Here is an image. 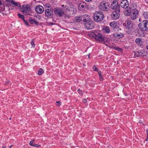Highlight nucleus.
Returning a JSON list of instances; mask_svg holds the SVG:
<instances>
[{"label": "nucleus", "mask_w": 148, "mask_h": 148, "mask_svg": "<svg viewBox=\"0 0 148 148\" xmlns=\"http://www.w3.org/2000/svg\"><path fill=\"white\" fill-rule=\"evenodd\" d=\"M93 17L95 21L98 22L103 20L104 15L101 11L96 12L94 14Z\"/></svg>", "instance_id": "obj_1"}, {"label": "nucleus", "mask_w": 148, "mask_h": 148, "mask_svg": "<svg viewBox=\"0 0 148 148\" xmlns=\"http://www.w3.org/2000/svg\"><path fill=\"white\" fill-rule=\"evenodd\" d=\"M99 8L103 11H107L109 10L110 8L109 4L106 1H103L99 5Z\"/></svg>", "instance_id": "obj_2"}, {"label": "nucleus", "mask_w": 148, "mask_h": 148, "mask_svg": "<svg viewBox=\"0 0 148 148\" xmlns=\"http://www.w3.org/2000/svg\"><path fill=\"white\" fill-rule=\"evenodd\" d=\"M138 27L143 31H148V21H143L141 23L139 24Z\"/></svg>", "instance_id": "obj_3"}, {"label": "nucleus", "mask_w": 148, "mask_h": 148, "mask_svg": "<svg viewBox=\"0 0 148 148\" xmlns=\"http://www.w3.org/2000/svg\"><path fill=\"white\" fill-rule=\"evenodd\" d=\"M23 10L21 12L25 14H30V6L29 5H23L22 6Z\"/></svg>", "instance_id": "obj_4"}, {"label": "nucleus", "mask_w": 148, "mask_h": 148, "mask_svg": "<svg viewBox=\"0 0 148 148\" xmlns=\"http://www.w3.org/2000/svg\"><path fill=\"white\" fill-rule=\"evenodd\" d=\"M139 11L136 8H133L132 11L130 15L131 19L132 20L136 19L138 15Z\"/></svg>", "instance_id": "obj_5"}, {"label": "nucleus", "mask_w": 148, "mask_h": 148, "mask_svg": "<svg viewBox=\"0 0 148 148\" xmlns=\"http://www.w3.org/2000/svg\"><path fill=\"white\" fill-rule=\"evenodd\" d=\"M54 12L56 15L61 17L64 14V12L61 8H55L54 9Z\"/></svg>", "instance_id": "obj_6"}, {"label": "nucleus", "mask_w": 148, "mask_h": 148, "mask_svg": "<svg viewBox=\"0 0 148 148\" xmlns=\"http://www.w3.org/2000/svg\"><path fill=\"white\" fill-rule=\"evenodd\" d=\"M118 2L117 0H114L112 3L111 8L115 10H120V5H118Z\"/></svg>", "instance_id": "obj_7"}, {"label": "nucleus", "mask_w": 148, "mask_h": 148, "mask_svg": "<svg viewBox=\"0 0 148 148\" xmlns=\"http://www.w3.org/2000/svg\"><path fill=\"white\" fill-rule=\"evenodd\" d=\"M53 9H47L45 11V16L48 18H51L53 16Z\"/></svg>", "instance_id": "obj_8"}, {"label": "nucleus", "mask_w": 148, "mask_h": 148, "mask_svg": "<svg viewBox=\"0 0 148 148\" xmlns=\"http://www.w3.org/2000/svg\"><path fill=\"white\" fill-rule=\"evenodd\" d=\"M85 28L88 29H92L94 27L93 22L92 21H89L85 23Z\"/></svg>", "instance_id": "obj_9"}, {"label": "nucleus", "mask_w": 148, "mask_h": 148, "mask_svg": "<svg viewBox=\"0 0 148 148\" xmlns=\"http://www.w3.org/2000/svg\"><path fill=\"white\" fill-rule=\"evenodd\" d=\"M13 5H14L13 6V7H19L21 6V5L19 3L15 1L14 0H10V1L9 3H8V6L12 7L13 6Z\"/></svg>", "instance_id": "obj_10"}, {"label": "nucleus", "mask_w": 148, "mask_h": 148, "mask_svg": "<svg viewBox=\"0 0 148 148\" xmlns=\"http://www.w3.org/2000/svg\"><path fill=\"white\" fill-rule=\"evenodd\" d=\"M35 10L38 14H41L44 11V9L42 6L38 5L35 7Z\"/></svg>", "instance_id": "obj_11"}, {"label": "nucleus", "mask_w": 148, "mask_h": 148, "mask_svg": "<svg viewBox=\"0 0 148 148\" xmlns=\"http://www.w3.org/2000/svg\"><path fill=\"white\" fill-rule=\"evenodd\" d=\"M120 10H115L112 15V18L114 19H117L120 16Z\"/></svg>", "instance_id": "obj_12"}, {"label": "nucleus", "mask_w": 148, "mask_h": 148, "mask_svg": "<svg viewBox=\"0 0 148 148\" xmlns=\"http://www.w3.org/2000/svg\"><path fill=\"white\" fill-rule=\"evenodd\" d=\"M129 3L127 0H122L120 3L121 7L123 8H126L129 6Z\"/></svg>", "instance_id": "obj_13"}, {"label": "nucleus", "mask_w": 148, "mask_h": 148, "mask_svg": "<svg viewBox=\"0 0 148 148\" xmlns=\"http://www.w3.org/2000/svg\"><path fill=\"white\" fill-rule=\"evenodd\" d=\"M95 38L96 40L99 41H104V38L102 35L98 33H96Z\"/></svg>", "instance_id": "obj_14"}, {"label": "nucleus", "mask_w": 148, "mask_h": 148, "mask_svg": "<svg viewBox=\"0 0 148 148\" xmlns=\"http://www.w3.org/2000/svg\"><path fill=\"white\" fill-rule=\"evenodd\" d=\"M1 13L3 15H4L6 14V13L5 12V9L4 6L2 4V2L1 1Z\"/></svg>", "instance_id": "obj_15"}, {"label": "nucleus", "mask_w": 148, "mask_h": 148, "mask_svg": "<svg viewBox=\"0 0 148 148\" xmlns=\"http://www.w3.org/2000/svg\"><path fill=\"white\" fill-rule=\"evenodd\" d=\"M123 34H120L118 33H115L113 34V36L115 38H120L123 37Z\"/></svg>", "instance_id": "obj_16"}, {"label": "nucleus", "mask_w": 148, "mask_h": 148, "mask_svg": "<svg viewBox=\"0 0 148 148\" xmlns=\"http://www.w3.org/2000/svg\"><path fill=\"white\" fill-rule=\"evenodd\" d=\"M144 52L143 50H139L138 52V54H136V57H140V56H143V53Z\"/></svg>", "instance_id": "obj_17"}, {"label": "nucleus", "mask_w": 148, "mask_h": 148, "mask_svg": "<svg viewBox=\"0 0 148 148\" xmlns=\"http://www.w3.org/2000/svg\"><path fill=\"white\" fill-rule=\"evenodd\" d=\"M29 20L30 23L31 24H33L35 23V24H37L38 23V22L37 21L33 20L32 17H31L29 18Z\"/></svg>", "instance_id": "obj_18"}, {"label": "nucleus", "mask_w": 148, "mask_h": 148, "mask_svg": "<svg viewBox=\"0 0 148 148\" xmlns=\"http://www.w3.org/2000/svg\"><path fill=\"white\" fill-rule=\"evenodd\" d=\"M133 9V8H132V7H130L129 9H127L126 10V12H127V13L126 14H125L127 16H129V15H130L131 13L132 10Z\"/></svg>", "instance_id": "obj_19"}, {"label": "nucleus", "mask_w": 148, "mask_h": 148, "mask_svg": "<svg viewBox=\"0 0 148 148\" xmlns=\"http://www.w3.org/2000/svg\"><path fill=\"white\" fill-rule=\"evenodd\" d=\"M127 23L128 25V29L130 30L132 28L133 24L130 21H127Z\"/></svg>", "instance_id": "obj_20"}, {"label": "nucleus", "mask_w": 148, "mask_h": 148, "mask_svg": "<svg viewBox=\"0 0 148 148\" xmlns=\"http://www.w3.org/2000/svg\"><path fill=\"white\" fill-rule=\"evenodd\" d=\"M110 25L111 27L114 29L117 26V23L114 21L110 23Z\"/></svg>", "instance_id": "obj_21"}, {"label": "nucleus", "mask_w": 148, "mask_h": 148, "mask_svg": "<svg viewBox=\"0 0 148 148\" xmlns=\"http://www.w3.org/2000/svg\"><path fill=\"white\" fill-rule=\"evenodd\" d=\"M96 33H95L93 32H90L88 33V36L90 37H92L95 38L96 36Z\"/></svg>", "instance_id": "obj_22"}, {"label": "nucleus", "mask_w": 148, "mask_h": 148, "mask_svg": "<svg viewBox=\"0 0 148 148\" xmlns=\"http://www.w3.org/2000/svg\"><path fill=\"white\" fill-rule=\"evenodd\" d=\"M82 16L76 17L75 19L77 22H79L82 20Z\"/></svg>", "instance_id": "obj_23"}, {"label": "nucleus", "mask_w": 148, "mask_h": 148, "mask_svg": "<svg viewBox=\"0 0 148 148\" xmlns=\"http://www.w3.org/2000/svg\"><path fill=\"white\" fill-rule=\"evenodd\" d=\"M136 43L138 45H140L142 43V41L140 38H136L135 40Z\"/></svg>", "instance_id": "obj_24"}, {"label": "nucleus", "mask_w": 148, "mask_h": 148, "mask_svg": "<svg viewBox=\"0 0 148 148\" xmlns=\"http://www.w3.org/2000/svg\"><path fill=\"white\" fill-rule=\"evenodd\" d=\"M103 30L106 32V33H110V29L108 27H105Z\"/></svg>", "instance_id": "obj_25"}, {"label": "nucleus", "mask_w": 148, "mask_h": 148, "mask_svg": "<svg viewBox=\"0 0 148 148\" xmlns=\"http://www.w3.org/2000/svg\"><path fill=\"white\" fill-rule=\"evenodd\" d=\"M18 16L19 18L22 19L23 21H24V20H25V17L23 15H22L21 14L18 13Z\"/></svg>", "instance_id": "obj_26"}, {"label": "nucleus", "mask_w": 148, "mask_h": 148, "mask_svg": "<svg viewBox=\"0 0 148 148\" xmlns=\"http://www.w3.org/2000/svg\"><path fill=\"white\" fill-rule=\"evenodd\" d=\"M43 70L42 69H40L38 71V74L39 75H42L43 73Z\"/></svg>", "instance_id": "obj_27"}, {"label": "nucleus", "mask_w": 148, "mask_h": 148, "mask_svg": "<svg viewBox=\"0 0 148 148\" xmlns=\"http://www.w3.org/2000/svg\"><path fill=\"white\" fill-rule=\"evenodd\" d=\"M45 6L46 7L49 8V9H52L51 8V6L50 5L49 3H46L45 5Z\"/></svg>", "instance_id": "obj_28"}, {"label": "nucleus", "mask_w": 148, "mask_h": 148, "mask_svg": "<svg viewBox=\"0 0 148 148\" xmlns=\"http://www.w3.org/2000/svg\"><path fill=\"white\" fill-rule=\"evenodd\" d=\"M115 49L117 51H119L120 52H122L123 51V49H122L121 48H120L119 47H116Z\"/></svg>", "instance_id": "obj_29"}, {"label": "nucleus", "mask_w": 148, "mask_h": 148, "mask_svg": "<svg viewBox=\"0 0 148 148\" xmlns=\"http://www.w3.org/2000/svg\"><path fill=\"white\" fill-rule=\"evenodd\" d=\"M56 104L57 106H59L61 105V102L60 101H58L56 102Z\"/></svg>", "instance_id": "obj_30"}, {"label": "nucleus", "mask_w": 148, "mask_h": 148, "mask_svg": "<svg viewBox=\"0 0 148 148\" xmlns=\"http://www.w3.org/2000/svg\"><path fill=\"white\" fill-rule=\"evenodd\" d=\"M123 25L124 27H125L127 29H128V25L127 23V21L123 23Z\"/></svg>", "instance_id": "obj_31"}, {"label": "nucleus", "mask_w": 148, "mask_h": 148, "mask_svg": "<svg viewBox=\"0 0 148 148\" xmlns=\"http://www.w3.org/2000/svg\"><path fill=\"white\" fill-rule=\"evenodd\" d=\"M35 141V140H33L32 141H31L29 143V144L33 146L34 144V142Z\"/></svg>", "instance_id": "obj_32"}, {"label": "nucleus", "mask_w": 148, "mask_h": 148, "mask_svg": "<svg viewBox=\"0 0 148 148\" xmlns=\"http://www.w3.org/2000/svg\"><path fill=\"white\" fill-rule=\"evenodd\" d=\"M31 45H32V47H35V44L33 42V40H32L31 41Z\"/></svg>", "instance_id": "obj_33"}, {"label": "nucleus", "mask_w": 148, "mask_h": 148, "mask_svg": "<svg viewBox=\"0 0 148 148\" xmlns=\"http://www.w3.org/2000/svg\"><path fill=\"white\" fill-rule=\"evenodd\" d=\"M77 91H78V92L80 94L82 95L83 94V91H82L81 90H80L79 89H78L77 90Z\"/></svg>", "instance_id": "obj_34"}, {"label": "nucleus", "mask_w": 148, "mask_h": 148, "mask_svg": "<svg viewBox=\"0 0 148 148\" xmlns=\"http://www.w3.org/2000/svg\"><path fill=\"white\" fill-rule=\"evenodd\" d=\"M93 69L94 71H98V69L96 66H94L93 67Z\"/></svg>", "instance_id": "obj_35"}, {"label": "nucleus", "mask_w": 148, "mask_h": 148, "mask_svg": "<svg viewBox=\"0 0 148 148\" xmlns=\"http://www.w3.org/2000/svg\"><path fill=\"white\" fill-rule=\"evenodd\" d=\"M84 5H79L78 6V8H84Z\"/></svg>", "instance_id": "obj_36"}, {"label": "nucleus", "mask_w": 148, "mask_h": 148, "mask_svg": "<svg viewBox=\"0 0 148 148\" xmlns=\"http://www.w3.org/2000/svg\"><path fill=\"white\" fill-rule=\"evenodd\" d=\"M33 146L34 147H40V145H38V144H34V145Z\"/></svg>", "instance_id": "obj_37"}, {"label": "nucleus", "mask_w": 148, "mask_h": 148, "mask_svg": "<svg viewBox=\"0 0 148 148\" xmlns=\"http://www.w3.org/2000/svg\"><path fill=\"white\" fill-rule=\"evenodd\" d=\"M25 23V24L26 25L28 26H29V23L28 22H27L25 20H24V21H23Z\"/></svg>", "instance_id": "obj_38"}, {"label": "nucleus", "mask_w": 148, "mask_h": 148, "mask_svg": "<svg viewBox=\"0 0 148 148\" xmlns=\"http://www.w3.org/2000/svg\"><path fill=\"white\" fill-rule=\"evenodd\" d=\"M100 80V81H103V78L102 77V75H101V76H99Z\"/></svg>", "instance_id": "obj_39"}, {"label": "nucleus", "mask_w": 148, "mask_h": 148, "mask_svg": "<svg viewBox=\"0 0 148 148\" xmlns=\"http://www.w3.org/2000/svg\"><path fill=\"white\" fill-rule=\"evenodd\" d=\"M98 73L99 74V76H101V71H98Z\"/></svg>", "instance_id": "obj_40"}, {"label": "nucleus", "mask_w": 148, "mask_h": 148, "mask_svg": "<svg viewBox=\"0 0 148 148\" xmlns=\"http://www.w3.org/2000/svg\"><path fill=\"white\" fill-rule=\"evenodd\" d=\"M83 21H84V22H88V21L87 20V19H86V18H84V19H83Z\"/></svg>", "instance_id": "obj_41"}, {"label": "nucleus", "mask_w": 148, "mask_h": 148, "mask_svg": "<svg viewBox=\"0 0 148 148\" xmlns=\"http://www.w3.org/2000/svg\"><path fill=\"white\" fill-rule=\"evenodd\" d=\"M83 102L84 103H86L87 102V100H86V99H84L83 100Z\"/></svg>", "instance_id": "obj_42"}, {"label": "nucleus", "mask_w": 148, "mask_h": 148, "mask_svg": "<svg viewBox=\"0 0 148 148\" xmlns=\"http://www.w3.org/2000/svg\"><path fill=\"white\" fill-rule=\"evenodd\" d=\"M146 132H147V137L146 140L147 141V139H148V130H147Z\"/></svg>", "instance_id": "obj_43"}, {"label": "nucleus", "mask_w": 148, "mask_h": 148, "mask_svg": "<svg viewBox=\"0 0 148 148\" xmlns=\"http://www.w3.org/2000/svg\"><path fill=\"white\" fill-rule=\"evenodd\" d=\"M6 2H8V3H9L10 1V0H5Z\"/></svg>", "instance_id": "obj_44"}, {"label": "nucleus", "mask_w": 148, "mask_h": 148, "mask_svg": "<svg viewBox=\"0 0 148 148\" xmlns=\"http://www.w3.org/2000/svg\"><path fill=\"white\" fill-rule=\"evenodd\" d=\"M92 0H85V1L86 2H90L91 1H92Z\"/></svg>", "instance_id": "obj_45"}, {"label": "nucleus", "mask_w": 148, "mask_h": 148, "mask_svg": "<svg viewBox=\"0 0 148 148\" xmlns=\"http://www.w3.org/2000/svg\"><path fill=\"white\" fill-rule=\"evenodd\" d=\"M145 1L146 2L148 3V0H145Z\"/></svg>", "instance_id": "obj_46"}, {"label": "nucleus", "mask_w": 148, "mask_h": 148, "mask_svg": "<svg viewBox=\"0 0 148 148\" xmlns=\"http://www.w3.org/2000/svg\"><path fill=\"white\" fill-rule=\"evenodd\" d=\"M61 6H62V7H64V5H62Z\"/></svg>", "instance_id": "obj_47"}, {"label": "nucleus", "mask_w": 148, "mask_h": 148, "mask_svg": "<svg viewBox=\"0 0 148 148\" xmlns=\"http://www.w3.org/2000/svg\"><path fill=\"white\" fill-rule=\"evenodd\" d=\"M146 48H147V49L148 50V45H147V46H146Z\"/></svg>", "instance_id": "obj_48"}, {"label": "nucleus", "mask_w": 148, "mask_h": 148, "mask_svg": "<svg viewBox=\"0 0 148 148\" xmlns=\"http://www.w3.org/2000/svg\"><path fill=\"white\" fill-rule=\"evenodd\" d=\"M2 148H6V147L5 146H4V147H3Z\"/></svg>", "instance_id": "obj_49"}, {"label": "nucleus", "mask_w": 148, "mask_h": 148, "mask_svg": "<svg viewBox=\"0 0 148 148\" xmlns=\"http://www.w3.org/2000/svg\"><path fill=\"white\" fill-rule=\"evenodd\" d=\"M12 146V145H11L10 146V148Z\"/></svg>", "instance_id": "obj_50"}, {"label": "nucleus", "mask_w": 148, "mask_h": 148, "mask_svg": "<svg viewBox=\"0 0 148 148\" xmlns=\"http://www.w3.org/2000/svg\"><path fill=\"white\" fill-rule=\"evenodd\" d=\"M67 17L68 18H69V16H67Z\"/></svg>", "instance_id": "obj_51"}, {"label": "nucleus", "mask_w": 148, "mask_h": 148, "mask_svg": "<svg viewBox=\"0 0 148 148\" xmlns=\"http://www.w3.org/2000/svg\"><path fill=\"white\" fill-rule=\"evenodd\" d=\"M10 120H11V118H10Z\"/></svg>", "instance_id": "obj_52"}]
</instances>
